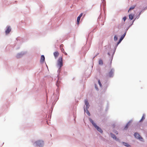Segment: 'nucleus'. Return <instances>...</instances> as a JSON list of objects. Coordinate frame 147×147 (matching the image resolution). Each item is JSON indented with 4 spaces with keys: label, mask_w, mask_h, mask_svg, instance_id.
I'll list each match as a JSON object with an SVG mask.
<instances>
[{
    "label": "nucleus",
    "mask_w": 147,
    "mask_h": 147,
    "mask_svg": "<svg viewBox=\"0 0 147 147\" xmlns=\"http://www.w3.org/2000/svg\"><path fill=\"white\" fill-rule=\"evenodd\" d=\"M90 121L92 123L94 126L95 127L97 130L100 132L101 133H102V130L96 124V123H94L92 119H90Z\"/></svg>",
    "instance_id": "1"
},
{
    "label": "nucleus",
    "mask_w": 147,
    "mask_h": 147,
    "mask_svg": "<svg viewBox=\"0 0 147 147\" xmlns=\"http://www.w3.org/2000/svg\"><path fill=\"white\" fill-rule=\"evenodd\" d=\"M99 63L100 65H102L103 64V61L101 59H100L99 61Z\"/></svg>",
    "instance_id": "18"
},
{
    "label": "nucleus",
    "mask_w": 147,
    "mask_h": 147,
    "mask_svg": "<svg viewBox=\"0 0 147 147\" xmlns=\"http://www.w3.org/2000/svg\"><path fill=\"white\" fill-rule=\"evenodd\" d=\"M113 74V70L111 69L109 72L108 74V76L110 77H112Z\"/></svg>",
    "instance_id": "9"
},
{
    "label": "nucleus",
    "mask_w": 147,
    "mask_h": 147,
    "mask_svg": "<svg viewBox=\"0 0 147 147\" xmlns=\"http://www.w3.org/2000/svg\"><path fill=\"white\" fill-rule=\"evenodd\" d=\"M63 44H61L60 46V49L61 50V51L62 52L63 51H64V49L63 48Z\"/></svg>",
    "instance_id": "14"
},
{
    "label": "nucleus",
    "mask_w": 147,
    "mask_h": 147,
    "mask_svg": "<svg viewBox=\"0 0 147 147\" xmlns=\"http://www.w3.org/2000/svg\"><path fill=\"white\" fill-rule=\"evenodd\" d=\"M45 60V57L43 55H42L41 56V59L40 61L41 62H43Z\"/></svg>",
    "instance_id": "11"
},
{
    "label": "nucleus",
    "mask_w": 147,
    "mask_h": 147,
    "mask_svg": "<svg viewBox=\"0 0 147 147\" xmlns=\"http://www.w3.org/2000/svg\"><path fill=\"white\" fill-rule=\"evenodd\" d=\"M98 84H99V85L100 86V87H101L102 86V84H101V83H100V80H98Z\"/></svg>",
    "instance_id": "20"
},
{
    "label": "nucleus",
    "mask_w": 147,
    "mask_h": 147,
    "mask_svg": "<svg viewBox=\"0 0 147 147\" xmlns=\"http://www.w3.org/2000/svg\"><path fill=\"white\" fill-rule=\"evenodd\" d=\"M83 15V13H81L80 15L77 18V24H79V22L80 20L81 17Z\"/></svg>",
    "instance_id": "5"
},
{
    "label": "nucleus",
    "mask_w": 147,
    "mask_h": 147,
    "mask_svg": "<svg viewBox=\"0 0 147 147\" xmlns=\"http://www.w3.org/2000/svg\"><path fill=\"white\" fill-rule=\"evenodd\" d=\"M123 144L124 146H125L127 147H129L130 146V145L129 144H127V143L123 142Z\"/></svg>",
    "instance_id": "17"
},
{
    "label": "nucleus",
    "mask_w": 147,
    "mask_h": 147,
    "mask_svg": "<svg viewBox=\"0 0 147 147\" xmlns=\"http://www.w3.org/2000/svg\"><path fill=\"white\" fill-rule=\"evenodd\" d=\"M134 136L136 138L138 139L141 141H142V140L143 139L141 137L140 135L137 133H135L134 134Z\"/></svg>",
    "instance_id": "4"
},
{
    "label": "nucleus",
    "mask_w": 147,
    "mask_h": 147,
    "mask_svg": "<svg viewBox=\"0 0 147 147\" xmlns=\"http://www.w3.org/2000/svg\"><path fill=\"white\" fill-rule=\"evenodd\" d=\"M11 31V28L10 26H9L7 27L6 30L5 31V32L6 34H8Z\"/></svg>",
    "instance_id": "7"
},
{
    "label": "nucleus",
    "mask_w": 147,
    "mask_h": 147,
    "mask_svg": "<svg viewBox=\"0 0 147 147\" xmlns=\"http://www.w3.org/2000/svg\"><path fill=\"white\" fill-rule=\"evenodd\" d=\"M135 7L136 5H134L131 7L129 9L128 11V12H129L131 10L133 9Z\"/></svg>",
    "instance_id": "15"
},
{
    "label": "nucleus",
    "mask_w": 147,
    "mask_h": 147,
    "mask_svg": "<svg viewBox=\"0 0 147 147\" xmlns=\"http://www.w3.org/2000/svg\"><path fill=\"white\" fill-rule=\"evenodd\" d=\"M126 17H124L123 18V20L124 21H125L126 20Z\"/></svg>",
    "instance_id": "22"
},
{
    "label": "nucleus",
    "mask_w": 147,
    "mask_h": 147,
    "mask_svg": "<svg viewBox=\"0 0 147 147\" xmlns=\"http://www.w3.org/2000/svg\"><path fill=\"white\" fill-rule=\"evenodd\" d=\"M59 52L57 51H56L54 53L53 55L55 58H56L59 56Z\"/></svg>",
    "instance_id": "10"
},
{
    "label": "nucleus",
    "mask_w": 147,
    "mask_h": 147,
    "mask_svg": "<svg viewBox=\"0 0 147 147\" xmlns=\"http://www.w3.org/2000/svg\"><path fill=\"white\" fill-rule=\"evenodd\" d=\"M145 119V115L144 114H143L141 119L140 120V122L142 121H143L144 119Z\"/></svg>",
    "instance_id": "16"
},
{
    "label": "nucleus",
    "mask_w": 147,
    "mask_h": 147,
    "mask_svg": "<svg viewBox=\"0 0 147 147\" xmlns=\"http://www.w3.org/2000/svg\"><path fill=\"white\" fill-rule=\"evenodd\" d=\"M129 125V124L128 123L126 125L125 127V128H126V129H127L128 127V126Z\"/></svg>",
    "instance_id": "21"
},
{
    "label": "nucleus",
    "mask_w": 147,
    "mask_h": 147,
    "mask_svg": "<svg viewBox=\"0 0 147 147\" xmlns=\"http://www.w3.org/2000/svg\"><path fill=\"white\" fill-rule=\"evenodd\" d=\"M87 113L88 114V115H90V113L88 111L87 112Z\"/></svg>",
    "instance_id": "25"
},
{
    "label": "nucleus",
    "mask_w": 147,
    "mask_h": 147,
    "mask_svg": "<svg viewBox=\"0 0 147 147\" xmlns=\"http://www.w3.org/2000/svg\"><path fill=\"white\" fill-rule=\"evenodd\" d=\"M134 16V15L133 14H130L129 15V19L130 20H132L133 18V17Z\"/></svg>",
    "instance_id": "13"
},
{
    "label": "nucleus",
    "mask_w": 147,
    "mask_h": 147,
    "mask_svg": "<svg viewBox=\"0 0 147 147\" xmlns=\"http://www.w3.org/2000/svg\"><path fill=\"white\" fill-rule=\"evenodd\" d=\"M114 40L115 41H117V37L116 36H114Z\"/></svg>",
    "instance_id": "19"
},
{
    "label": "nucleus",
    "mask_w": 147,
    "mask_h": 147,
    "mask_svg": "<svg viewBox=\"0 0 147 147\" xmlns=\"http://www.w3.org/2000/svg\"><path fill=\"white\" fill-rule=\"evenodd\" d=\"M85 103V105L86 106V109H88L89 107V103L88 101V100L87 99H86L84 101Z\"/></svg>",
    "instance_id": "8"
},
{
    "label": "nucleus",
    "mask_w": 147,
    "mask_h": 147,
    "mask_svg": "<svg viewBox=\"0 0 147 147\" xmlns=\"http://www.w3.org/2000/svg\"><path fill=\"white\" fill-rule=\"evenodd\" d=\"M62 52H63V53H64L65 55H67V54L65 52V51H63Z\"/></svg>",
    "instance_id": "24"
},
{
    "label": "nucleus",
    "mask_w": 147,
    "mask_h": 147,
    "mask_svg": "<svg viewBox=\"0 0 147 147\" xmlns=\"http://www.w3.org/2000/svg\"><path fill=\"white\" fill-rule=\"evenodd\" d=\"M44 144L43 141L41 140H38L35 142V145L36 146H41Z\"/></svg>",
    "instance_id": "2"
},
{
    "label": "nucleus",
    "mask_w": 147,
    "mask_h": 147,
    "mask_svg": "<svg viewBox=\"0 0 147 147\" xmlns=\"http://www.w3.org/2000/svg\"><path fill=\"white\" fill-rule=\"evenodd\" d=\"M116 134H118V132H116Z\"/></svg>",
    "instance_id": "26"
},
{
    "label": "nucleus",
    "mask_w": 147,
    "mask_h": 147,
    "mask_svg": "<svg viewBox=\"0 0 147 147\" xmlns=\"http://www.w3.org/2000/svg\"><path fill=\"white\" fill-rule=\"evenodd\" d=\"M62 58L60 57L59 58L57 61V66L60 68L63 66Z\"/></svg>",
    "instance_id": "3"
},
{
    "label": "nucleus",
    "mask_w": 147,
    "mask_h": 147,
    "mask_svg": "<svg viewBox=\"0 0 147 147\" xmlns=\"http://www.w3.org/2000/svg\"><path fill=\"white\" fill-rule=\"evenodd\" d=\"M21 55V54H19L17 55V57H18V58L20 57V56Z\"/></svg>",
    "instance_id": "23"
},
{
    "label": "nucleus",
    "mask_w": 147,
    "mask_h": 147,
    "mask_svg": "<svg viewBox=\"0 0 147 147\" xmlns=\"http://www.w3.org/2000/svg\"><path fill=\"white\" fill-rule=\"evenodd\" d=\"M126 32L125 33L122 35L118 43V44H119L121 42L122 40L123 39L124 37H125V35H126Z\"/></svg>",
    "instance_id": "6"
},
{
    "label": "nucleus",
    "mask_w": 147,
    "mask_h": 147,
    "mask_svg": "<svg viewBox=\"0 0 147 147\" xmlns=\"http://www.w3.org/2000/svg\"><path fill=\"white\" fill-rule=\"evenodd\" d=\"M111 135L113 139L116 140H118V139L117 138L116 136L114 134H113L112 133H111Z\"/></svg>",
    "instance_id": "12"
}]
</instances>
